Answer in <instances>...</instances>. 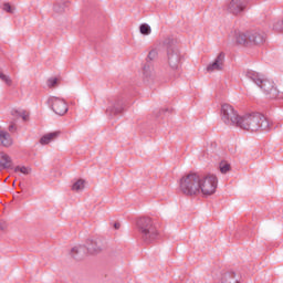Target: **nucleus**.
I'll list each match as a JSON object with an SVG mask.
<instances>
[{
  "instance_id": "nucleus-1",
  "label": "nucleus",
  "mask_w": 283,
  "mask_h": 283,
  "mask_svg": "<svg viewBox=\"0 0 283 283\" xmlns=\"http://www.w3.org/2000/svg\"><path fill=\"white\" fill-rule=\"evenodd\" d=\"M178 189L184 196H213L218 189V177L189 171L178 180Z\"/></svg>"
},
{
  "instance_id": "nucleus-2",
  "label": "nucleus",
  "mask_w": 283,
  "mask_h": 283,
  "mask_svg": "<svg viewBox=\"0 0 283 283\" xmlns=\"http://www.w3.org/2000/svg\"><path fill=\"white\" fill-rule=\"evenodd\" d=\"M238 127L245 132H269L271 122L261 113H248L241 116Z\"/></svg>"
},
{
  "instance_id": "nucleus-3",
  "label": "nucleus",
  "mask_w": 283,
  "mask_h": 283,
  "mask_svg": "<svg viewBox=\"0 0 283 283\" xmlns=\"http://www.w3.org/2000/svg\"><path fill=\"white\" fill-rule=\"evenodd\" d=\"M230 39L237 43V45H243L244 48H251V45H261V43H264V35L258 32L233 31L230 34Z\"/></svg>"
},
{
  "instance_id": "nucleus-4",
  "label": "nucleus",
  "mask_w": 283,
  "mask_h": 283,
  "mask_svg": "<svg viewBox=\"0 0 283 283\" xmlns=\"http://www.w3.org/2000/svg\"><path fill=\"white\" fill-rule=\"evenodd\" d=\"M137 229L147 244H151L155 240H158L160 232L154 227V221L147 217L139 218L137 220Z\"/></svg>"
},
{
  "instance_id": "nucleus-5",
  "label": "nucleus",
  "mask_w": 283,
  "mask_h": 283,
  "mask_svg": "<svg viewBox=\"0 0 283 283\" xmlns=\"http://www.w3.org/2000/svg\"><path fill=\"white\" fill-rule=\"evenodd\" d=\"M164 45L167 48L168 65L171 70H180L182 65V53L174 45V40H165Z\"/></svg>"
},
{
  "instance_id": "nucleus-6",
  "label": "nucleus",
  "mask_w": 283,
  "mask_h": 283,
  "mask_svg": "<svg viewBox=\"0 0 283 283\" xmlns=\"http://www.w3.org/2000/svg\"><path fill=\"white\" fill-rule=\"evenodd\" d=\"M220 116L222 123L228 125V127H239L240 118H242V115H240L231 104L221 105Z\"/></svg>"
},
{
  "instance_id": "nucleus-7",
  "label": "nucleus",
  "mask_w": 283,
  "mask_h": 283,
  "mask_svg": "<svg viewBox=\"0 0 283 283\" xmlns=\"http://www.w3.org/2000/svg\"><path fill=\"white\" fill-rule=\"evenodd\" d=\"M245 76L248 78H251L253 83L260 87L265 94H271L275 90V84H273V81H270L261 73H258L255 71H247Z\"/></svg>"
},
{
  "instance_id": "nucleus-8",
  "label": "nucleus",
  "mask_w": 283,
  "mask_h": 283,
  "mask_svg": "<svg viewBox=\"0 0 283 283\" xmlns=\"http://www.w3.org/2000/svg\"><path fill=\"white\" fill-rule=\"evenodd\" d=\"M50 105L52 111L57 114V116H65V114H67V103H65V99L60 97H51Z\"/></svg>"
},
{
  "instance_id": "nucleus-9",
  "label": "nucleus",
  "mask_w": 283,
  "mask_h": 283,
  "mask_svg": "<svg viewBox=\"0 0 283 283\" xmlns=\"http://www.w3.org/2000/svg\"><path fill=\"white\" fill-rule=\"evenodd\" d=\"M227 8L231 14H240L247 8V0H231Z\"/></svg>"
},
{
  "instance_id": "nucleus-10",
  "label": "nucleus",
  "mask_w": 283,
  "mask_h": 283,
  "mask_svg": "<svg viewBox=\"0 0 283 283\" xmlns=\"http://www.w3.org/2000/svg\"><path fill=\"white\" fill-rule=\"evenodd\" d=\"M207 72H222L224 70V54H219L213 62L207 66Z\"/></svg>"
},
{
  "instance_id": "nucleus-11",
  "label": "nucleus",
  "mask_w": 283,
  "mask_h": 283,
  "mask_svg": "<svg viewBox=\"0 0 283 283\" xmlns=\"http://www.w3.org/2000/svg\"><path fill=\"white\" fill-rule=\"evenodd\" d=\"M86 253H101V251H103V247H101V243H97L94 240L87 241L86 244Z\"/></svg>"
},
{
  "instance_id": "nucleus-12",
  "label": "nucleus",
  "mask_w": 283,
  "mask_h": 283,
  "mask_svg": "<svg viewBox=\"0 0 283 283\" xmlns=\"http://www.w3.org/2000/svg\"><path fill=\"white\" fill-rule=\"evenodd\" d=\"M71 255L73 258H84V255H87V248L83 244L74 245L71 249Z\"/></svg>"
},
{
  "instance_id": "nucleus-13",
  "label": "nucleus",
  "mask_w": 283,
  "mask_h": 283,
  "mask_svg": "<svg viewBox=\"0 0 283 283\" xmlns=\"http://www.w3.org/2000/svg\"><path fill=\"white\" fill-rule=\"evenodd\" d=\"M59 136H61V132L59 130H55L53 133H48L41 137L40 143L42 145H50V143H52V140H56Z\"/></svg>"
},
{
  "instance_id": "nucleus-14",
  "label": "nucleus",
  "mask_w": 283,
  "mask_h": 283,
  "mask_svg": "<svg viewBox=\"0 0 283 283\" xmlns=\"http://www.w3.org/2000/svg\"><path fill=\"white\" fill-rule=\"evenodd\" d=\"M0 145H2L3 147L12 146V137L8 132L2 130L1 128H0Z\"/></svg>"
},
{
  "instance_id": "nucleus-15",
  "label": "nucleus",
  "mask_w": 283,
  "mask_h": 283,
  "mask_svg": "<svg viewBox=\"0 0 283 283\" xmlns=\"http://www.w3.org/2000/svg\"><path fill=\"white\" fill-rule=\"evenodd\" d=\"M12 167V158L8 156V154H0V168L1 169H10Z\"/></svg>"
},
{
  "instance_id": "nucleus-16",
  "label": "nucleus",
  "mask_w": 283,
  "mask_h": 283,
  "mask_svg": "<svg viewBox=\"0 0 283 283\" xmlns=\"http://www.w3.org/2000/svg\"><path fill=\"white\" fill-rule=\"evenodd\" d=\"M0 81H2V83H4V85H7V87H12V85H13L12 77H10V75H7L6 73H3V71H0Z\"/></svg>"
},
{
  "instance_id": "nucleus-17",
  "label": "nucleus",
  "mask_w": 283,
  "mask_h": 283,
  "mask_svg": "<svg viewBox=\"0 0 283 283\" xmlns=\"http://www.w3.org/2000/svg\"><path fill=\"white\" fill-rule=\"evenodd\" d=\"M15 174H22L23 176H30L32 174V168L25 166H17L14 168Z\"/></svg>"
},
{
  "instance_id": "nucleus-18",
  "label": "nucleus",
  "mask_w": 283,
  "mask_h": 283,
  "mask_svg": "<svg viewBox=\"0 0 283 283\" xmlns=\"http://www.w3.org/2000/svg\"><path fill=\"white\" fill-rule=\"evenodd\" d=\"M83 189H85V179H77L72 185V191H83Z\"/></svg>"
},
{
  "instance_id": "nucleus-19",
  "label": "nucleus",
  "mask_w": 283,
  "mask_h": 283,
  "mask_svg": "<svg viewBox=\"0 0 283 283\" xmlns=\"http://www.w3.org/2000/svg\"><path fill=\"white\" fill-rule=\"evenodd\" d=\"M108 114H123V107L118 106L117 104H114L113 106L108 107L106 111Z\"/></svg>"
},
{
  "instance_id": "nucleus-20",
  "label": "nucleus",
  "mask_w": 283,
  "mask_h": 283,
  "mask_svg": "<svg viewBox=\"0 0 283 283\" xmlns=\"http://www.w3.org/2000/svg\"><path fill=\"white\" fill-rule=\"evenodd\" d=\"M219 169H220L221 174H229V171H231V164H229L227 161H221L219 164Z\"/></svg>"
},
{
  "instance_id": "nucleus-21",
  "label": "nucleus",
  "mask_w": 283,
  "mask_h": 283,
  "mask_svg": "<svg viewBox=\"0 0 283 283\" xmlns=\"http://www.w3.org/2000/svg\"><path fill=\"white\" fill-rule=\"evenodd\" d=\"M13 116H19L22 120H28V118H30V113L25 111H13Z\"/></svg>"
},
{
  "instance_id": "nucleus-22",
  "label": "nucleus",
  "mask_w": 283,
  "mask_h": 283,
  "mask_svg": "<svg viewBox=\"0 0 283 283\" xmlns=\"http://www.w3.org/2000/svg\"><path fill=\"white\" fill-rule=\"evenodd\" d=\"M139 31H140V34H144V35H149L151 34V27H149V24H142L139 27Z\"/></svg>"
},
{
  "instance_id": "nucleus-23",
  "label": "nucleus",
  "mask_w": 283,
  "mask_h": 283,
  "mask_svg": "<svg viewBox=\"0 0 283 283\" xmlns=\"http://www.w3.org/2000/svg\"><path fill=\"white\" fill-rule=\"evenodd\" d=\"M2 9L9 14H14V12H17V8L14 6H11L10 3H4Z\"/></svg>"
},
{
  "instance_id": "nucleus-24",
  "label": "nucleus",
  "mask_w": 283,
  "mask_h": 283,
  "mask_svg": "<svg viewBox=\"0 0 283 283\" xmlns=\"http://www.w3.org/2000/svg\"><path fill=\"white\" fill-rule=\"evenodd\" d=\"M59 83V80L56 77H52L48 81L49 87H56V84Z\"/></svg>"
},
{
  "instance_id": "nucleus-25",
  "label": "nucleus",
  "mask_w": 283,
  "mask_h": 283,
  "mask_svg": "<svg viewBox=\"0 0 283 283\" xmlns=\"http://www.w3.org/2000/svg\"><path fill=\"white\" fill-rule=\"evenodd\" d=\"M155 56H158V52H156V50H153V51H150V52L148 53V57H149L150 60H154Z\"/></svg>"
},
{
  "instance_id": "nucleus-26",
  "label": "nucleus",
  "mask_w": 283,
  "mask_h": 283,
  "mask_svg": "<svg viewBox=\"0 0 283 283\" xmlns=\"http://www.w3.org/2000/svg\"><path fill=\"white\" fill-rule=\"evenodd\" d=\"M9 132H17V125L14 123L9 125Z\"/></svg>"
},
{
  "instance_id": "nucleus-27",
  "label": "nucleus",
  "mask_w": 283,
  "mask_h": 283,
  "mask_svg": "<svg viewBox=\"0 0 283 283\" xmlns=\"http://www.w3.org/2000/svg\"><path fill=\"white\" fill-rule=\"evenodd\" d=\"M115 229H120V223H115Z\"/></svg>"
}]
</instances>
